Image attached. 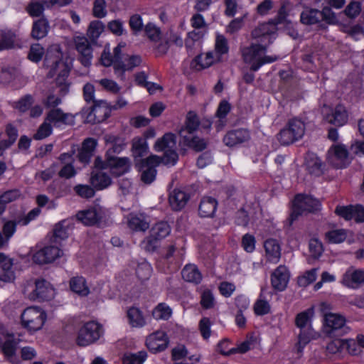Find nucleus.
I'll list each match as a JSON object with an SVG mask.
<instances>
[{"mask_svg": "<svg viewBox=\"0 0 364 364\" xmlns=\"http://www.w3.org/2000/svg\"><path fill=\"white\" fill-rule=\"evenodd\" d=\"M127 316L132 327L140 328L146 323L142 313L138 308H130L127 311Z\"/></svg>", "mask_w": 364, "mask_h": 364, "instance_id": "obj_45", "label": "nucleus"}, {"mask_svg": "<svg viewBox=\"0 0 364 364\" xmlns=\"http://www.w3.org/2000/svg\"><path fill=\"white\" fill-rule=\"evenodd\" d=\"M17 341L9 335L0 336V349L6 357H12L16 352Z\"/></svg>", "mask_w": 364, "mask_h": 364, "instance_id": "obj_37", "label": "nucleus"}, {"mask_svg": "<svg viewBox=\"0 0 364 364\" xmlns=\"http://www.w3.org/2000/svg\"><path fill=\"white\" fill-rule=\"evenodd\" d=\"M306 166L307 171L311 175L319 176L323 173V164L318 157L313 154H309L306 158Z\"/></svg>", "mask_w": 364, "mask_h": 364, "instance_id": "obj_34", "label": "nucleus"}, {"mask_svg": "<svg viewBox=\"0 0 364 364\" xmlns=\"http://www.w3.org/2000/svg\"><path fill=\"white\" fill-rule=\"evenodd\" d=\"M90 182L95 188L102 190L107 188L111 184L112 180L108 173L102 170H96L92 172Z\"/></svg>", "mask_w": 364, "mask_h": 364, "instance_id": "obj_32", "label": "nucleus"}, {"mask_svg": "<svg viewBox=\"0 0 364 364\" xmlns=\"http://www.w3.org/2000/svg\"><path fill=\"white\" fill-rule=\"evenodd\" d=\"M327 159L336 168H343L349 164L348 150L342 144L333 145L328 151Z\"/></svg>", "mask_w": 364, "mask_h": 364, "instance_id": "obj_12", "label": "nucleus"}, {"mask_svg": "<svg viewBox=\"0 0 364 364\" xmlns=\"http://www.w3.org/2000/svg\"><path fill=\"white\" fill-rule=\"evenodd\" d=\"M146 353L141 350L136 353L126 355L124 358V363L126 364H142L146 359Z\"/></svg>", "mask_w": 364, "mask_h": 364, "instance_id": "obj_57", "label": "nucleus"}, {"mask_svg": "<svg viewBox=\"0 0 364 364\" xmlns=\"http://www.w3.org/2000/svg\"><path fill=\"white\" fill-rule=\"evenodd\" d=\"M171 314V309L164 303L159 304L152 311V316L156 320H168Z\"/></svg>", "mask_w": 364, "mask_h": 364, "instance_id": "obj_51", "label": "nucleus"}, {"mask_svg": "<svg viewBox=\"0 0 364 364\" xmlns=\"http://www.w3.org/2000/svg\"><path fill=\"white\" fill-rule=\"evenodd\" d=\"M45 320V313L38 307H28L21 314L22 325L31 331H36L41 329Z\"/></svg>", "mask_w": 364, "mask_h": 364, "instance_id": "obj_7", "label": "nucleus"}, {"mask_svg": "<svg viewBox=\"0 0 364 364\" xmlns=\"http://www.w3.org/2000/svg\"><path fill=\"white\" fill-rule=\"evenodd\" d=\"M250 139L249 130L240 128L228 132L223 137V142L226 146L232 147L246 142Z\"/></svg>", "mask_w": 364, "mask_h": 364, "instance_id": "obj_18", "label": "nucleus"}, {"mask_svg": "<svg viewBox=\"0 0 364 364\" xmlns=\"http://www.w3.org/2000/svg\"><path fill=\"white\" fill-rule=\"evenodd\" d=\"M171 228L166 222H159L155 224L151 229L150 233L159 240L169 235Z\"/></svg>", "mask_w": 364, "mask_h": 364, "instance_id": "obj_48", "label": "nucleus"}, {"mask_svg": "<svg viewBox=\"0 0 364 364\" xmlns=\"http://www.w3.org/2000/svg\"><path fill=\"white\" fill-rule=\"evenodd\" d=\"M262 297V294L260 295ZM254 311L255 314L263 316L270 311V305L268 301L262 298L258 299L254 304Z\"/></svg>", "mask_w": 364, "mask_h": 364, "instance_id": "obj_60", "label": "nucleus"}, {"mask_svg": "<svg viewBox=\"0 0 364 364\" xmlns=\"http://www.w3.org/2000/svg\"><path fill=\"white\" fill-rule=\"evenodd\" d=\"M16 279L12 258L0 252V281L4 282H13Z\"/></svg>", "mask_w": 364, "mask_h": 364, "instance_id": "obj_16", "label": "nucleus"}, {"mask_svg": "<svg viewBox=\"0 0 364 364\" xmlns=\"http://www.w3.org/2000/svg\"><path fill=\"white\" fill-rule=\"evenodd\" d=\"M75 192L80 197L90 198L94 196V189L88 185H77L74 187Z\"/></svg>", "mask_w": 364, "mask_h": 364, "instance_id": "obj_63", "label": "nucleus"}, {"mask_svg": "<svg viewBox=\"0 0 364 364\" xmlns=\"http://www.w3.org/2000/svg\"><path fill=\"white\" fill-rule=\"evenodd\" d=\"M176 148V136L172 133H166L159 139L154 145L156 151H164Z\"/></svg>", "mask_w": 364, "mask_h": 364, "instance_id": "obj_35", "label": "nucleus"}, {"mask_svg": "<svg viewBox=\"0 0 364 364\" xmlns=\"http://www.w3.org/2000/svg\"><path fill=\"white\" fill-rule=\"evenodd\" d=\"M348 115L346 107L342 105H338L333 110L332 113L328 114L326 120L336 126H343L348 121Z\"/></svg>", "mask_w": 364, "mask_h": 364, "instance_id": "obj_28", "label": "nucleus"}, {"mask_svg": "<svg viewBox=\"0 0 364 364\" xmlns=\"http://www.w3.org/2000/svg\"><path fill=\"white\" fill-rule=\"evenodd\" d=\"M21 196L18 189H11L0 195V210L4 213L9 203L18 200Z\"/></svg>", "mask_w": 364, "mask_h": 364, "instance_id": "obj_44", "label": "nucleus"}, {"mask_svg": "<svg viewBox=\"0 0 364 364\" xmlns=\"http://www.w3.org/2000/svg\"><path fill=\"white\" fill-rule=\"evenodd\" d=\"M284 17L281 14L277 18L269 21L268 23H262L252 32L254 38H261L260 43H252L250 46L242 49V56L245 63L250 65L252 72L257 71L262 65L276 61L278 57L276 55H265L267 45L272 43L273 36L277 30V26L283 23Z\"/></svg>", "mask_w": 364, "mask_h": 364, "instance_id": "obj_1", "label": "nucleus"}, {"mask_svg": "<svg viewBox=\"0 0 364 364\" xmlns=\"http://www.w3.org/2000/svg\"><path fill=\"white\" fill-rule=\"evenodd\" d=\"M104 28L105 26L101 21H92L87 30V36L92 41H95L103 32Z\"/></svg>", "mask_w": 364, "mask_h": 364, "instance_id": "obj_52", "label": "nucleus"}, {"mask_svg": "<svg viewBox=\"0 0 364 364\" xmlns=\"http://www.w3.org/2000/svg\"><path fill=\"white\" fill-rule=\"evenodd\" d=\"M62 253V250L55 245L46 246L33 255V259L39 264L50 263L60 257Z\"/></svg>", "mask_w": 364, "mask_h": 364, "instance_id": "obj_13", "label": "nucleus"}, {"mask_svg": "<svg viewBox=\"0 0 364 364\" xmlns=\"http://www.w3.org/2000/svg\"><path fill=\"white\" fill-rule=\"evenodd\" d=\"M48 23L45 18H41L33 25L32 36L36 39L45 37L48 33Z\"/></svg>", "mask_w": 364, "mask_h": 364, "instance_id": "obj_47", "label": "nucleus"}, {"mask_svg": "<svg viewBox=\"0 0 364 364\" xmlns=\"http://www.w3.org/2000/svg\"><path fill=\"white\" fill-rule=\"evenodd\" d=\"M164 154L162 158L160 157L161 163L166 165H174L178 159V154L176 151V149L164 151Z\"/></svg>", "mask_w": 364, "mask_h": 364, "instance_id": "obj_64", "label": "nucleus"}, {"mask_svg": "<svg viewBox=\"0 0 364 364\" xmlns=\"http://www.w3.org/2000/svg\"><path fill=\"white\" fill-rule=\"evenodd\" d=\"M364 283V271L362 269H348L343 275L342 284L347 287L358 289Z\"/></svg>", "mask_w": 364, "mask_h": 364, "instance_id": "obj_21", "label": "nucleus"}, {"mask_svg": "<svg viewBox=\"0 0 364 364\" xmlns=\"http://www.w3.org/2000/svg\"><path fill=\"white\" fill-rule=\"evenodd\" d=\"M265 257L272 263L276 264L281 257V247L275 239H268L264 243Z\"/></svg>", "mask_w": 364, "mask_h": 364, "instance_id": "obj_25", "label": "nucleus"}, {"mask_svg": "<svg viewBox=\"0 0 364 364\" xmlns=\"http://www.w3.org/2000/svg\"><path fill=\"white\" fill-rule=\"evenodd\" d=\"M151 274V267L148 262H144L140 263L136 269V274L141 281L148 279Z\"/></svg>", "mask_w": 364, "mask_h": 364, "instance_id": "obj_59", "label": "nucleus"}, {"mask_svg": "<svg viewBox=\"0 0 364 364\" xmlns=\"http://www.w3.org/2000/svg\"><path fill=\"white\" fill-rule=\"evenodd\" d=\"M23 293L30 300L43 301L54 296V289L46 280L40 279L27 281L23 286Z\"/></svg>", "mask_w": 364, "mask_h": 364, "instance_id": "obj_2", "label": "nucleus"}, {"mask_svg": "<svg viewBox=\"0 0 364 364\" xmlns=\"http://www.w3.org/2000/svg\"><path fill=\"white\" fill-rule=\"evenodd\" d=\"M196 60L203 68H208L214 63L221 61L214 51H209L204 55H198Z\"/></svg>", "mask_w": 364, "mask_h": 364, "instance_id": "obj_49", "label": "nucleus"}, {"mask_svg": "<svg viewBox=\"0 0 364 364\" xmlns=\"http://www.w3.org/2000/svg\"><path fill=\"white\" fill-rule=\"evenodd\" d=\"M62 58L63 53L58 46H54L48 50L46 55L45 63L47 67L50 68L48 73L49 77L57 76L58 79L60 80V78L64 79L68 75L69 68Z\"/></svg>", "mask_w": 364, "mask_h": 364, "instance_id": "obj_3", "label": "nucleus"}, {"mask_svg": "<svg viewBox=\"0 0 364 364\" xmlns=\"http://www.w3.org/2000/svg\"><path fill=\"white\" fill-rule=\"evenodd\" d=\"M75 48L78 53V59L85 67H90L93 58V49L89 40L85 36L74 38Z\"/></svg>", "mask_w": 364, "mask_h": 364, "instance_id": "obj_11", "label": "nucleus"}, {"mask_svg": "<svg viewBox=\"0 0 364 364\" xmlns=\"http://www.w3.org/2000/svg\"><path fill=\"white\" fill-rule=\"evenodd\" d=\"M70 287L73 291L80 296H87L90 292L85 279L82 277H73L70 281Z\"/></svg>", "mask_w": 364, "mask_h": 364, "instance_id": "obj_43", "label": "nucleus"}, {"mask_svg": "<svg viewBox=\"0 0 364 364\" xmlns=\"http://www.w3.org/2000/svg\"><path fill=\"white\" fill-rule=\"evenodd\" d=\"M103 333L102 327L98 323L90 321L86 323L79 331L77 344L87 346L97 341Z\"/></svg>", "mask_w": 364, "mask_h": 364, "instance_id": "obj_8", "label": "nucleus"}, {"mask_svg": "<svg viewBox=\"0 0 364 364\" xmlns=\"http://www.w3.org/2000/svg\"><path fill=\"white\" fill-rule=\"evenodd\" d=\"M314 308L308 309L298 314L295 318V324L299 329H305L311 327V318L314 316Z\"/></svg>", "mask_w": 364, "mask_h": 364, "instance_id": "obj_38", "label": "nucleus"}, {"mask_svg": "<svg viewBox=\"0 0 364 364\" xmlns=\"http://www.w3.org/2000/svg\"><path fill=\"white\" fill-rule=\"evenodd\" d=\"M189 199L188 193L179 189H175L170 193L168 201L171 208L178 211L186 206Z\"/></svg>", "mask_w": 364, "mask_h": 364, "instance_id": "obj_24", "label": "nucleus"}, {"mask_svg": "<svg viewBox=\"0 0 364 364\" xmlns=\"http://www.w3.org/2000/svg\"><path fill=\"white\" fill-rule=\"evenodd\" d=\"M105 216L101 208H92L80 211L76 215L77 219L85 225H94L100 223Z\"/></svg>", "mask_w": 364, "mask_h": 364, "instance_id": "obj_20", "label": "nucleus"}, {"mask_svg": "<svg viewBox=\"0 0 364 364\" xmlns=\"http://www.w3.org/2000/svg\"><path fill=\"white\" fill-rule=\"evenodd\" d=\"M45 119L55 128L75 124V116L70 113L64 112L60 108L50 109L46 112Z\"/></svg>", "mask_w": 364, "mask_h": 364, "instance_id": "obj_10", "label": "nucleus"}, {"mask_svg": "<svg viewBox=\"0 0 364 364\" xmlns=\"http://www.w3.org/2000/svg\"><path fill=\"white\" fill-rule=\"evenodd\" d=\"M44 10L45 7L39 0H31L26 8L27 13L32 17L41 16Z\"/></svg>", "mask_w": 364, "mask_h": 364, "instance_id": "obj_55", "label": "nucleus"}, {"mask_svg": "<svg viewBox=\"0 0 364 364\" xmlns=\"http://www.w3.org/2000/svg\"><path fill=\"white\" fill-rule=\"evenodd\" d=\"M215 53L222 60V56L229 51L228 39L222 34L217 33L215 41L214 50Z\"/></svg>", "mask_w": 364, "mask_h": 364, "instance_id": "obj_46", "label": "nucleus"}, {"mask_svg": "<svg viewBox=\"0 0 364 364\" xmlns=\"http://www.w3.org/2000/svg\"><path fill=\"white\" fill-rule=\"evenodd\" d=\"M183 279L188 282L198 284L202 279V275L196 266L193 264L186 265L181 272Z\"/></svg>", "mask_w": 364, "mask_h": 364, "instance_id": "obj_39", "label": "nucleus"}, {"mask_svg": "<svg viewBox=\"0 0 364 364\" xmlns=\"http://www.w3.org/2000/svg\"><path fill=\"white\" fill-rule=\"evenodd\" d=\"M168 344V338L166 333L162 331H156L150 334L146 340V345L152 353L164 350Z\"/></svg>", "mask_w": 364, "mask_h": 364, "instance_id": "obj_14", "label": "nucleus"}, {"mask_svg": "<svg viewBox=\"0 0 364 364\" xmlns=\"http://www.w3.org/2000/svg\"><path fill=\"white\" fill-rule=\"evenodd\" d=\"M160 164V157L156 155H151L146 159H139L136 162L141 181L144 183L149 185L155 181L157 174L156 168Z\"/></svg>", "mask_w": 364, "mask_h": 364, "instance_id": "obj_6", "label": "nucleus"}, {"mask_svg": "<svg viewBox=\"0 0 364 364\" xmlns=\"http://www.w3.org/2000/svg\"><path fill=\"white\" fill-rule=\"evenodd\" d=\"M347 237V232L343 229H337L328 231L326 233V240L331 243H341Z\"/></svg>", "mask_w": 364, "mask_h": 364, "instance_id": "obj_54", "label": "nucleus"}, {"mask_svg": "<svg viewBox=\"0 0 364 364\" xmlns=\"http://www.w3.org/2000/svg\"><path fill=\"white\" fill-rule=\"evenodd\" d=\"M73 229V223L70 220H63L57 223L53 230L52 242L58 243L68 237Z\"/></svg>", "mask_w": 364, "mask_h": 364, "instance_id": "obj_27", "label": "nucleus"}, {"mask_svg": "<svg viewBox=\"0 0 364 364\" xmlns=\"http://www.w3.org/2000/svg\"><path fill=\"white\" fill-rule=\"evenodd\" d=\"M127 219L129 228L133 231L144 232L149 228L148 218L144 213H131Z\"/></svg>", "mask_w": 364, "mask_h": 364, "instance_id": "obj_22", "label": "nucleus"}, {"mask_svg": "<svg viewBox=\"0 0 364 364\" xmlns=\"http://www.w3.org/2000/svg\"><path fill=\"white\" fill-rule=\"evenodd\" d=\"M18 132L16 127L9 123L5 126L4 132H0V156L4 154L5 150L10 148L16 141Z\"/></svg>", "mask_w": 364, "mask_h": 364, "instance_id": "obj_15", "label": "nucleus"}, {"mask_svg": "<svg viewBox=\"0 0 364 364\" xmlns=\"http://www.w3.org/2000/svg\"><path fill=\"white\" fill-rule=\"evenodd\" d=\"M148 151L149 146L146 138L135 137L133 139L132 151L135 159L145 156Z\"/></svg>", "mask_w": 364, "mask_h": 364, "instance_id": "obj_40", "label": "nucleus"}, {"mask_svg": "<svg viewBox=\"0 0 364 364\" xmlns=\"http://www.w3.org/2000/svg\"><path fill=\"white\" fill-rule=\"evenodd\" d=\"M107 164L112 174L120 176L130 169V160L127 157L107 156Z\"/></svg>", "mask_w": 364, "mask_h": 364, "instance_id": "obj_19", "label": "nucleus"}, {"mask_svg": "<svg viewBox=\"0 0 364 364\" xmlns=\"http://www.w3.org/2000/svg\"><path fill=\"white\" fill-rule=\"evenodd\" d=\"M323 331L330 337H336L346 333V319L343 316L329 313L325 315Z\"/></svg>", "mask_w": 364, "mask_h": 364, "instance_id": "obj_9", "label": "nucleus"}, {"mask_svg": "<svg viewBox=\"0 0 364 364\" xmlns=\"http://www.w3.org/2000/svg\"><path fill=\"white\" fill-rule=\"evenodd\" d=\"M112 109V106L107 101L100 100L93 103L91 114H93L97 122H101L110 116Z\"/></svg>", "mask_w": 364, "mask_h": 364, "instance_id": "obj_23", "label": "nucleus"}, {"mask_svg": "<svg viewBox=\"0 0 364 364\" xmlns=\"http://www.w3.org/2000/svg\"><path fill=\"white\" fill-rule=\"evenodd\" d=\"M104 140L107 146H109L107 155L111 156L112 154L120 153L127 145L125 139L123 137L114 134H106L104 136Z\"/></svg>", "mask_w": 364, "mask_h": 364, "instance_id": "obj_26", "label": "nucleus"}, {"mask_svg": "<svg viewBox=\"0 0 364 364\" xmlns=\"http://www.w3.org/2000/svg\"><path fill=\"white\" fill-rule=\"evenodd\" d=\"M53 132V126L44 119L43 122L40 125L36 132L33 134V138L35 140H42L48 137Z\"/></svg>", "mask_w": 364, "mask_h": 364, "instance_id": "obj_53", "label": "nucleus"}, {"mask_svg": "<svg viewBox=\"0 0 364 364\" xmlns=\"http://www.w3.org/2000/svg\"><path fill=\"white\" fill-rule=\"evenodd\" d=\"M314 331L312 328L299 329V333L297 336V342L296 348L298 353H302L304 347L311 341L314 338Z\"/></svg>", "mask_w": 364, "mask_h": 364, "instance_id": "obj_41", "label": "nucleus"}, {"mask_svg": "<svg viewBox=\"0 0 364 364\" xmlns=\"http://www.w3.org/2000/svg\"><path fill=\"white\" fill-rule=\"evenodd\" d=\"M182 138V142L184 145L195 151L200 152L205 150L208 144V140L200 138L198 136H184Z\"/></svg>", "mask_w": 364, "mask_h": 364, "instance_id": "obj_36", "label": "nucleus"}, {"mask_svg": "<svg viewBox=\"0 0 364 364\" xmlns=\"http://www.w3.org/2000/svg\"><path fill=\"white\" fill-rule=\"evenodd\" d=\"M200 127V120L198 115L192 111L188 112L185 121L184 127L179 131L181 137L187 136L186 133L192 134L196 132Z\"/></svg>", "mask_w": 364, "mask_h": 364, "instance_id": "obj_30", "label": "nucleus"}, {"mask_svg": "<svg viewBox=\"0 0 364 364\" xmlns=\"http://www.w3.org/2000/svg\"><path fill=\"white\" fill-rule=\"evenodd\" d=\"M321 202L311 196L298 194L295 196L292 211L290 215L291 223L299 215L307 213H314L321 209Z\"/></svg>", "mask_w": 364, "mask_h": 364, "instance_id": "obj_4", "label": "nucleus"}, {"mask_svg": "<svg viewBox=\"0 0 364 364\" xmlns=\"http://www.w3.org/2000/svg\"><path fill=\"white\" fill-rule=\"evenodd\" d=\"M15 38L16 35L11 30H0V51L14 48Z\"/></svg>", "mask_w": 364, "mask_h": 364, "instance_id": "obj_42", "label": "nucleus"}, {"mask_svg": "<svg viewBox=\"0 0 364 364\" xmlns=\"http://www.w3.org/2000/svg\"><path fill=\"white\" fill-rule=\"evenodd\" d=\"M231 109L230 104L226 100H222L218 107L216 112V117L219 118V122L217 124V130L220 131L224 127V122L223 121L229 113Z\"/></svg>", "mask_w": 364, "mask_h": 364, "instance_id": "obj_50", "label": "nucleus"}, {"mask_svg": "<svg viewBox=\"0 0 364 364\" xmlns=\"http://www.w3.org/2000/svg\"><path fill=\"white\" fill-rule=\"evenodd\" d=\"M317 269H311L298 278V284L301 287H306L316 279Z\"/></svg>", "mask_w": 364, "mask_h": 364, "instance_id": "obj_61", "label": "nucleus"}, {"mask_svg": "<svg viewBox=\"0 0 364 364\" xmlns=\"http://www.w3.org/2000/svg\"><path fill=\"white\" fill-rule=\"evenodd\" d=\"M141 63V59L139 55H132L129 58L127 63L124 62H116L114 65L115 73H120L119 77L121 80L125 79L124 72L132 70L134 68L138 66Z\"/></svg>", "mask_w": 364, "mask_h": 364, "instance_id": "obj_29", "label": "nucleus"}, {"mask_svg": "<svg viewBox=\"0 0 364 364\" xmlns=\"http://www.w3.org/2000/svg\"><path fill=\"white\" fill-rule=\"evenodd\" d=\"M217 200L212 197H203L200 203L198 213L201 217L209 218L213 216L217 209Z\"/></svg>", "mask_w": 364, "mask_h": 364, "instance_id": "obj_31", "label": "nucleus"}, {"mask_svg": "<svg viewBox=\"0 0 364 364\" xmlns=\"http://www.w3.org/2000/svg\"><path fill=\"white\" fill-rule=\"evenodd\" d=\"M305 124L299 119L294 118L288 122L287 126L278 134V140L282 145H289L301 139L305 133Z\"/></svg>", "mask_w": 364, "mask_h": 364, "instance_id": "obj_5", "label": "nucleus"}, {"mask_svg": "<svg viewBox=\"0 0 364 364\" xmlns=\"http://www.w3.org/2000/svg\"><path fill=\"white\" fill-rule=\"evenodd\" d=\"M44 55V48L39 44H33L30 48L28 58L35 63L39 62Z\"/></svg>", "mask_w": 364, "mask_h": 364, "instance_id": "obj_62", "label": "nucleus"}, {"mask_svg": "<svg viewBox=\"0 0 364 364\" xmlns=\"http://www.w3.org/2000/svg\"><path fill=\"white\" fill-rule=\"evenodd\" d=\"M96 82L101 85L105 90L112 94H117L121 89L120 86L115 81L108 78L97 80Z\"/></svg>", "mask_w": 364, "mask_h": 364, "instance_id": "obj_58", "label": "nucleus"}, {"mask_svg": "<svg viewBox=\"0 0 364 364\" xmlns=\"http://www.w3.org/2000/svg\"><path fill=\"white\" fill-rule=\"evenodd\" d=\"M289 272L284 265H279L271 274L272 287L279 291H284L289 280Z\"/></svg>", "mask_w": 364, "mask_h": 364, "instance_id": "obj_17", "label": "nucleus"}, {"mask_svg": "<svg viewBox=\"0 0 364 364\" xmlns=\"http://www.w3.org/2000/svg\"><path fill=\"white\" fill-rule=\"evenodd\" d=\"M34 100L31 95H26L18 101L14 102L13 107L21 112L28 110L33 104Z\"/></svg>", "mask_w": 364, "mask_h": 364, "instance_id": "obj_56", "label": "nucleus"}, {"mask_svg": "<svg viewBox=\"0 0 364 364\" xmlns=\"http://www.w3.org/2000/svg\"><path fill=\"white\" fill-rule=\"evenodd\" d=\"M300 21L304 25H314L321 21V14L316 9L305 7L300 14Z\"/></svg>", "mask_w": 364, "mask_h": 364, "instance_id": "obj_33", "label": "nucleus"}]
</instances>
